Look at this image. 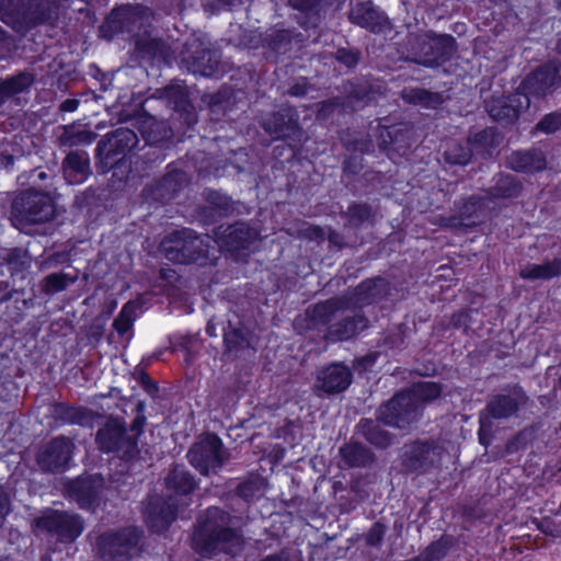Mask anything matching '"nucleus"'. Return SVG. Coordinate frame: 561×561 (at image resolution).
I'll return each mask as SVG.
<instances>
[{"instance_id": "obj_1", "label": "nucleus", "mask_w": 561, "mask_h": 561, "mask_svg": "<svg viewBox=\"0 0 561 561\" xmlns=\"http://www.w3.org/2000/svg\"><path fill=\"white\" fill-rule=\"evenodd\" d=\"M242 546L241 536L231 528V518L217 507L207 510L192 538V547L202 557H210L217 551L236 553Z\"/></svg>"}, {"instance_id": "obj_2", "label": "nucleus", "mask_w": 561, "mask_h": 561, "mask_svg": "<svg viewBox=\"0 0 561 561\" xmlns=\"http://www.w3.org/2000/svg\"><path fill=\"white\" fill-rule=\"evenodd\" d=\"M440 391V387L435 382H419L411 390L394 396L381 405L377 419L386 425L407 428L420 417L422 402L436 399Z\"/></svg>"}, {"instance_id": "obj_3", "label": "nucleus", "mask_w": 561, "mask_h": 561, "mask_svg": "<svg viewBox=\"0 0 561 561\" xmlns=\"http://www.w3.org/2000/svg\"><path fill=\"white\" fill-rule=\"evenodd\" d=\"M55 213L54 202L48 194L26 191L13 201L11 220L15 228L30 233L32 226L51 220Z\"/></svg>"}, {"instance_id": "obj_4", "label": "nucleus", "mask_w": 561, "mask_h": 561, "mask_svg": "<svg viewBox=\"0 0 561 561\" xmlns=\"http://www.w3.org/2000/svg\"><path fill=\"white\" fill-rule=\"evenodd\" d=\"M164 256L178 264H188L206 259L210 251V238L199 237L191 229L170 233L161 242Z\"/></svg>"}, {"instance_id": "obj_5", "label": "nucleus", "mask_w": 561, "mask_h": 561, "mask_svg": "<svg viewBox=\"0 0 561 561\" xmlns=\"http://www.w3.org/2000/svg\"><path fill=\"white\" fill-rule=\"evenodd\" d=\"M190 463L202 474L216 473L228 459L220 438L214 434L201 436L187 453Z\"/></svg>"}, {"instance_id": "obj_6", "label": "nucleus", "mask_w": 561, "mask_h": 561, "mask_svg": "<svg viewBox=\"0 0 561 561\" xmlns=\"http://www.w3.org/2000/svg\"><path fill=\"white\" fill-rule=\"evenodd\" d=\"M138 540L139 533L133 527L119 533L104 534L96 542L99 557L101 561H128Z\"/></svg>"}, {"instance_id": "obj_7", "label": "nucleus", "mask_w": 561, "mask_h": 561, "mask_svg": "<svg viewBox=\"0 0 561 561\" xmlns=\"http://www.w3.org/2000/svg\"><path fill=\"white\" fill-rule=\"evenodd\" d=\"M36 527L56 535L61 541H73L83 530V523L77 515L51 511L37 518Z\"/></svg>"}, {"instance_id": "obj_8", "label": "nucleus", "mask_w": 561, "mask_h": 561, "mask_svg": "<svg viewBox=\"0 0 561 561\" xmlns=\"http://www.w3.org/2000/svg\"><path fill=\"white\" fill-rule=\"evenodd\" d=\"M1 19L16 32L24 33L46 19L43 0H19L16 7L3 11Z\"/></svg>"}, {"instance_id": "obj_9", "label": "nucleus", "mask_w": 561, "mask_h": 561, "mask_svg": "<svg viewBox=\"0 0 561 561\" xmlns=\"http://www.w3.org/2000/svg\"><path fill=\"white\" fill-rule=\"evenodd\" d=\"M96 440L105 451H119L125 458H133L137 453L136 442L126 435L119 421L113 420L98 432Z\"/></svg>"}, {"instance_id": "obj_10", "label": "nucleus", "mask_w": 561, "mask_h": 561, "mask_svg": "<svg viewBox=\"0 0 561 561\" xmlns=\"http://www.w3.org/2000/svg\"><path fill=\"white\" fill-rule=\"evenodd\" d=\"M257 232L244 222H238L226 228L219 227L216 231L215 242L228 252L248 249L256 239Z\"/></svg>"}, {"instance_id": "obj_11", "label": "nucleus", "mask_w": 561, "mask_h": 561, "mask_svg": "<svg viewBox=\"0 0 561 561\" xmlns=\"http://www.w3.org/2000/svg\"><path fill=\"white\" fill-rule=\"evenodd\" d=\"M73 444L65 437H57L44 446L37 462L43 470L57 471L64 469L70 460Z\"/></svg>"}, {"instance_id": "obj_12", "label": "nucleus", "mask_w": 561, "mask_h": 561, "mask_svg": "<svg viewBox=\"0 0 561 561\" xmlns=\"http://www.w3.org/2000/svg\"><path fill=\"white\" fill-rule=\"evenodd\" d=\"M529 96L516 92L506 98L492 99L488 104L489 114L499 122H513L519 113L529 107Z\"/></svg>"}, {"instance_id": "obj_13", "label": "nucleus", "mask_w": 561, "mask_h": 561, "mask_svg": "<svg viewBox=\"0 0 561 561\" xmlns=\"http://www.w3.org/2000/svg\"><path fill=\"white\" fill-rule=\"evenodd\" d=\"M352 382L350 369L341 364H333L323 368L317 377L316 389L332 394L344 391Z\"/></svg>"}, {"instance_id": "obj_14", "label": "nucleus", "mask_w": 561, "mask_h": 561, "mask_svg": "<svg viewBox=\"0 0 561 561\" xmlns=\"http://www.w3.org/2000/svg\"><path fill=\"white\" fill-rule=\"evenodd\" d=\"M559 67L550 62L529 75L523 82V93L535 96L545 95L558 80Z\"/></svg>"}, {"instance_id": "obj_15", "label": "nucleus", "mask_w": 561, "mask_h": 561, "mask_svg": "<svg viewBox=\"0 0 561 561\" xmlns=\"http://www.w3.org/2000/svg\"><path fill=\"white\" fill-rule=\"evenodd\" d=\"M442 458V450L437 446L417 443L409 447L404 454V465L410 470H425L437 463Z\"/></svg>"}, {"instance_id": "obj_16", "label": "nucleus", "mask_w": 561, "mask_h": 561, "mask_svg": "<svg viewBox=\"0 0 561 561\" xmlns=\"http://www.w3.org/2000/svg\"><path fill=\"white\" fill-rule=\"evenodd\" d=\"M102 484L99 477H84L70 481L67 490L80 507L88 508L94 504Z\"/></svg>"}, {"instance_id": "obj_17", "label": "nucleus", "mask_w": 561, "mask_h": 561, "mask_svg": "<svg viewBox=\"0 0 561 561\" xmlns=\"http://www.w3.org/2000/svg\"><path fill=\"white\" fill-rule=\"evenodd\" d=\"M137 144L136 134L128 128H118L99 141L96 150L106 158L118 156Z\"/></svg>"}, {"instance_id": "obj_18", "label": "nucleus", "mask_w": 561, "mask_h": 561, "mask_svg": "<svg viewBox=\"0 0 561 561\" xmlns=\"http://www.w3.org/2000/svg\"><path fill=\"white\" fill-rule=\"evenodd\" d=\"M409 44L417 62L428 67H433L437 64L439 56V43L437 38L426 33L417 34L409 37Z\"/></svg>"}, {"instance_id": "obj_19", "label": "nucleus", "mask_w": 561, "mask_h": 561, "mask_svg": "<svg viewBox=\"0 0 561 561\" xmlns=\"http://www.w3.org/2000/svg\"><path fill=\"white\" fill-rule=\"evenodd\" d=\"M149 19V12L145 8H119L112 11L108 23L118 31L134 32L141 27L144 21Z\"/></svg>"}, {"instance_id": "obj_20", "label": "nucleus", "mask_w": 561, "mask_h": 561, "mask_svg": "<svg viewBox=\"0 0 561 561\" xmlns=\"http://www.w3.org/2000/svg\"><path fill=\"white\" fill-rule=\"evenodd\" d=\"M350 20L373 32L380 31L387 23L386 18L368 2L357 3L350 12Z\"/></svg>"}, {"instance_id": "obj_21", "label": "nucleus", "mask_w": 561, "mask_h": 561, "mask_svg": "<svg viewBox=\"0 0 561 561\" xmlns=\"http://www.w3.org/2000/svg\"><path fill=\"white\" fill-rule=\"evenodd\" d=\"M219 53L217 50L202 49L185 58L190 65L193 73H198L203 77H211L216 75L219 67Z\"/></svg>"}, {"instance_id": "obj_22", "label": "nucleus", "mask_w": 561, "mask_h": 561, "mask_svg": "<svg viewBox=\"0 0 561 561\" xmlns=\"http://www.w3.org/2000/svg\"><path fill=\"white\" fill-rule=\"evenodd\" d=\"M508 165L515 171L536 172L543 170L547 162L541 151H517L510 156Z\"/></svg>"}, {"instance_id": "obj_23", "label": "nucleus", "mask_w": 561, "mask_h": 561, "mask_svg": "<svg viewBox=\"0 0 561 561\" xmlns=\"http://www.w3.org/2000/svg\"><path fill=\"white\" fill-rule=\"evenodd\" d=\"M65 176L70 184L81 183L89 174V158L84 152H70L65 161Z\"/></svg>"}, {"instance_id": "obj_24", "label": "nucleus", "mask_w": 561, "mask_h": 561, "mask_svg": "<svg viewBox=\"0 0 561 561\" xmlns=\"http://www.w3.org/2000/svg\"><path fill=\"white\" fill-rule=\"evenodd\" d=\"M561 274V259L547 261L542 264H526L519 271L524 279H550Z\"/></svg>"}, {"instance_id": "obj_25", "label": "nucleus", "mask_w": 561, "mask_h": 561, "mask_svg": "<svg viewBox=\"0 0 561 561\" xmlns=\"http://www.w3.org/2000/svg\"><path fill=\"white\" fill-rule=\"evenodd\" d=\"M175 518V508L169 503L167 507L159 511L156 505L149 504L146 510V522L148 526L157 533L165 530Z\"/></svg>"}, {"instance_id": "obj_26", "label": "nucleus", "mask_w": 561, "mask_h": 561, "mask_svg": "<svg viewBox=\"0 0 561 561\" xmlns=\"http://www.w3.org/2000/svg\"><path fill=\"white\" fill-rule=\"evenodd\" d=\"M524 400V394L514 392L511 396H499L488 404L489 411L494 417H508L514 414Z\"/></svg>"}, {"instance_id": "obj_27", "label": "nucleus", "mask_w": 561, "mask_h": 561, "mask_svg": "<svg viewBox=\"0 0 561 561\" xmlns=\"http://www.w3.org/2000/svg\"><path fill=\"white\" fill-rule=\"evenodd\" d=\"M366 327V320L360 316H356L352 319H346L341 323L332 325L329 334L333 340H348Z\"/></svg>"}, {"instance_id": "obj_28", "label": "nucleus", "mask_w": 561, "mask_h": 561, "mask_svg": "<svg viewBox=\"0 0 561 561\" xmlns=\"http://www.w3.org/2000/svg\"><path fill=\"white\" fill-rule=\"evenodd\" d=\"M165 483L168 489L173 490L176 494H187L194 486V480L190 473L182 467H175L167 477Z\"/></svg>"}, {"instance_id": "obj_29", "label": "nucleus", "mask_w": 561, "mask_h": 561, "mask_svg": "<svg viewBox=\"0 0 561 561\" xmlns=\"http://www.w3.org/2000/svg\"><path fill=\"white\" fill-rule=\"evenodd\" d=\"M94 139V133L88 129H78L75 125L65 126L60 136L61 145L68 147L90 145Z\"/></svg>"}, {"instance_id": "obj_30", "label": "nucleus", "mask_w": 561, "mask_h": 561, "mask_svg": "<svg viewBox=\"0 0 561 561\" xmlns=\"http://www.w3.org/2000/svg\"><path fill=\"white\" fill-rule=\"evenodd\" d=\"M33 76L28 72H20L0 82V87L5 98L26 91L33 83Z\"/></svg>"}, {"instance_id": "obj_31", "label": "nucleus", "mask_w": 561, "mask_h": 561, "mask_svg": "<svg viewBox=\"0 0 561 561\" xmlns=\"http://www.w3.org/2000/svg\"><path fill=\"white\" fill-rule=\"evenodd\" d=\"M77 275L67 273H51L42 282L43 291L51 295L65 290L70 284L77 280Z\"/></svg>"}, {"instance_id": "obj_32", "label": "nucleus", "mask_w": 561, "mask_h": 561, "mask_svg": "<svg viewBox=\"0 0 561 561\" xmlns=\"http://www.w3.org/2000/svg\"><path fill=\"white\" fill-rule=\"evenodd\" d=\"M362 427L364 435L371 444L378 447H386L390 444L391 438L389 434L378 424H374V422L366 420L362 423Z\"/></svg>"}, {"instance_id": "obj_33", "label": "nucleus", "mask_w": 561, "mask_h": 561, "mask_svg": "<svg viewBox=\"0 0 561 561\" xmlns=\"http://www.w3.org/2000/svg\"><path fill=\"white\" fill-rule=\"evenodd\" d=\"M282 118H284L283 115ZM263 127L274 138L289 137L290 131L297 128V121L290 116L288 122L285 123L284 119L280 122L278 117H275V122L264 121Z\"/></svg>"}, {"instance_id": "obj_34", "label": "nucleus", "mask_w": 561, "mask_h": 561, "mask_svg": "<svg viewBox=\"0 0 561 561\" xmlns=\"http://www.w3.org/2000/svg\"><path fill=\"white\" fill-rule=\"evenodd\" d=\"M136 304L127 302L126 305H124L119 314L114 320L113 325L121 335L125 334L131 329L136 318Z\"/></svg>"}, {"instance_id": "obj_35", "label": "nucleus", "mask_w": 561, "mask_h": 561, "mask_svg": "<svg viewBox=\"0 0 561 561\" xmlns=\"http://www.w3.org/2000/svg\"><path fill=\"white\" fill-rule=\"evenodd\" d=\"M341 454L351 466H364L370 459L368 451L358 444L342 447Z\"/></svg>"}, {"instance_id": "obj_36", "label": "nucleus", "mask_w": 561, "mask_h": 561, "mask_svg": "<svg viewBox=\"0 0 561 561\" xmlns=\"http://www.w3.org/2000/svg\"><path fill=\"white\" fill-rule=\"evenodd\" d=\"M402 98L409 103L432 106L437 103L438 98L423 89H411L402 92Z\"/></svg>"}, {"instance_id": "obj_37", "label": "nucleus", "mask_w": 561, "mask_h": 561, "mask_svg": "<svg viewBox=\"0 0 561 561\" xmlns=\"http://www.w3.org/2000/svg\"><path fill=\"white\" fill-rule=\"evenodd\" d=\"M348 222L353 226H358L368 221L373 217L371 208L364 204H355L351 206L346 213Z\"/></svg>"}, {"instance_id": "obj_38", "label": "nucleus", "mask_w": 561, "mask_h": 561, "mask_svg": "<svg viewBox=\"0 0 561 561\" xmlns=\"http://www.w3.org/2000/svg\"><path fill=\"white\" fill-rule=\"evenodd\" d=\"M165 96L169 101L173 102L174 110L176 111H187L190 106L187 101L186 89L181 85L170 87L165 90Z\"/></svg>"}, {"instance_id": "obj_39", "label": "nucleus", "mask_w": 561, "mask_h": 561, "mask_svg": "<svg viewBox=\"0 0 561 561\" xmlns=\"http://www.w3.org/2000/svg\"><path fill=\"white\" fill-rule=\"evenodd\" d=\"M263 492L264 483L260 479L249 480L238 488L239 495L248 501L261 496Z\"/></svg>"}, {"instance_id": "obj_40", "label": "nucleus", "mask_w": 561, "mask_h": 561, "mask_svg": "<svg viewBox=\"0 0 561 561\" xmlns=\"http://www.w3.org/2000/svg\"><path fill=\"white\" fill-rule=\"evenodd\" d=\"M447 546L444 541L433 542L422 552L417 558H422V561H434L445 556Z\"/></svg>"}, {"instance_id": "obj_41", "label": "nucleus", "mask_w": 561, "mask_h": 561, "mask_svg": "<svg viewBox=\"0 0 561 561\" xmlns=\"http://www.w3.org/2000/svg\"><path fill=\"white\" fill-rule=\"evenodd\" d=\"M561 127V115L557 113L546 115L537 125V128L546 134L557 131Z\"/></svg>"}, {"instance_id": "obj_42", "label": "nucleus", "mask_w": 561, "mask_h": 561, "mask_svg": "<svg viewBox=\"0 0 561 561\" xmlns=\"http://www.w3.org/2000/svg\"><path fill=\"white\" fill-rule=\"evenodd\" d=\"M446 159L450 163L467 164L470 159V152L463 147L450 148L446 151Z\"/></svg>"}, {"instance_id": "obj_43", "label": "nucleus", "mask_w": 561, "mask_h": 561, "mask_svg": "<svg viewBox=\"0 0 561 561\" xmlns=\"http://www.w3.org/2000/svg\"><path fill=\"white\" fill-rule=\"evenodd\" d=\"M336 309V302L333 300L319 304L314 307V317L321 319L323 322L329 321V314Z\"/></svg>"}, {"instance_id": "obj_44", "label": "nucleus", "mask_w": 561, "mask_h": 561, "mask_svg": "<svg viewBox=\"0 0 561 561\" xmlns=\"http://www.w3.org/2000/svg\"><path fill=\"white\" fill-rule=\"evenodd\" d=\"M336 59L347 67H354L358 61V55L351 50L339 49L336 51Z\"/></svg>"}, {"instance_id": "obj_45", "label": "nucleus", "mask_w": 561, "mask_h": 561, "mask_svg": "<svg viewBox=\"0 0 561 561\" xmlns=\"http://www.w3.org/2000/svg\"><path fill=\"white\" fill-rule=\"evenodd\" d=\"M302 236L309 239L321 240L324 237V231L319 227L307 226L302 230Z\"/></svg>"}, {"instance_id": "obj_46", "label": "nucleus", "mask_w": 561, "mask_h": 561, "mask_svg": "<svg viewBox=\"0 0 561 561\" xmlns=\"http://www.w3.org/2000/svg\"><path fill=\"white\" fill-rule=\"evenodd\" d=\"M381 537H382V530H381L380 526L375 525L368 534L367 542L370 546H376L380 542Z\"/></svg>"}, {"instance_id": "obj_47", "label": "nucleus", "mask_w": 561, "mask_h": 561, "mask_svg": "<svg viewBox=\"0 0 561 561\" xmlns=\"http://www.w3.org/2000/svg\"><path fill=\"white\" fill-rule=\"evenodd\" d=\"M307 90H308L307 83H306V81L302 80L300 82H297L289 89V94H291L294 96H301V95L306 94Z\"/></svg>"}, {"instance_id": "obj_48", "label": "nucleus", "mask_w": 561, "mask_h": 561, "mask_svg": "<svg viewBox=\"0 0 561 561\" xmlns=\"http://www.w3.org/2000/svg\"><path fill=\"white\" fill-rule=\"evenodd\" d=\"M79 101L75 99H68L60 105V110L64 112H73L78 108Z\"/></svg>"}, {"instance_id": "obj_49", "label": "nucleus", "mask_w": 561, "mask_h": 561, "mask_svg": "<svg viewBox=\"0 0 561 561\" xmlns=\"http://www.w3.org/2000/svg\"><path fill=\"white\" fill-rule=\"evenodd\" d=\"M332 107H333L332 103H323L321 105V108L318 111V117L319 118H325L328 113L333 111Z\"/></svg>"}, {"instance_id": "obj_50", "label": "nucleus", "mask_w": 561, "mask_h": 561, "mask_svg": "<svg viewBox=\"0 0 561 561\" xmlns=\"http://www.w3.org/2000/svg\"><path fill=\"white\" fill-rule=\"evenodd\" d=\"M467 318H468V313H467V312H459V313L455 317V322H456V324H460V323H462Z\"/></svg>"}, {"instance_id": "obj_51", "label": "nucleus", "mask_w": 561, "mask_h": 561, "mask_svg": "<svg viewBox=\"0 0 561 561\" xmlns=\"http://www.w3.org/2000/svg\"><path fill=\"white\" fill-rule=\"evenodd\" d=\"M477 203H478V201H477L476 198H473V197H472V198H470V199L468 201V203L466 204V207H468V206H470V207H476Z\"/></svg>"}, {"instance_id": "obj_52", "label": "nucleus", "mask_w": 561, "mask_h": 561, "mask_svg": "<svg viewBox=\"0 0 561 561\" xmlns=\"http://www.w3.org/2000/svg\"><path fill=\"white\" fill-rule=\"evenodd\" d=\"M370 288V285L369 283H363L357 289L362 291L366 290V289H369Z\"/></svg>"}, {"instance_id": "obj_53", "label": "nucleus", "mask_w": 561, "mask_h": 561, "mask_svg": "<svg viewBox=\"0 0 561 561\" xmlns=\"http://www.w3.org/2000/svg\"><path fill=\"white\" fill-rule=\"evenodd\" d=\"M4 159H5V162H7L8 165L13 163L12 157L7 156V157H4Z\"/></svg>"}, {"instance_id": "obj_54", "label": "nucleus", "mask_w": 561, "mask_h": 561, "mask_svg": "<svg viewBox=\"0 0 561 561\" xmlns=\"http://www.w3.org/2000/svg\"><path fill=\"white\" fill-rule=\"evenodd\" d=\"M557 50H558V53L561 54V38L559 39V42L557 44Z\"/></svg>"}, {"instance_id": "obj_55", "label": "nucleus", "mask_w": 561, "mask_h": 561, "mask_svg": "<svg viewBox=\"0 0 561 561\" xmlns=\"http://www.w3.org/2000/svg\"><path fill=\"white\" fill-rule=\"evenodd\" d=\"M512 194H513L512 192L507 191V192H503L501 195L506 197V196H511Z\"/></svg>"}, {"instance_id": "obj_56", "label": "nucleus", "mask_w": 561, "mask_h": 561, "mask_svg": "<svg viewBox=\"0 0 561 561\" xmlns=\"http://www.w3.org/2000/svg\"><path fill=\"white\" fill-rule=\"evenodd\" d=\"M503 181H504L505 183H511V181H510V178H508V176L504 178V179H503Z\"/></svg>"}]
</instances>
